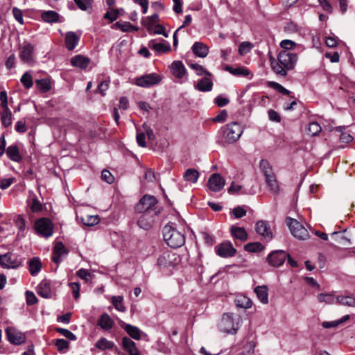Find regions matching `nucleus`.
Segmentation results:
<instances>
[{
    "label": "nucleus",
    "instance_id": "5",
    "mask_svg": "<svg viewBox=\"0 0 355 355\" xmlns=\"http://www.w3.org/2000/svg\"><path fill=\"white\" fill-rule=\"evenodd\" d=\"M233 313L223 314L219 327L222 331L227 334H234L239 328V323L241 320L238 315L234 318Z\"/></svg>",
    "mask_w": 355,
    "mask_h": 355
},
{
    "label": "nucleus",
    "instance_id": "14",
    "mask_svg": "<svg viewBox=\"0 0 355 355\" xmlns=\"http://www.w3.org/2000/svg\"><path fill=\"white\" fill-rule=\"evenodd\" d=\"M223 178L218 173L212 174L207 182V187L211 191H220L225 186Z\"/></svg>",
    "mask_w": 355,
    "mask_h": 355
},
{
    "label": "nucleus",
    "instance_id": "39",
    "mask_svg": "<svg viewBox=\"0 0 355 355\" xmlns=\"http://www.w3.org/2000/svg\"><path fill=\"white\" fill-rule=\"evenodd\" d=\"M42 19L48 23H54L58 21L59 15L53 10L45 11L42 13Z\"/></svg>",
    "mask_w": 355,
    "mask_h": 355
},
{
    "label": "nucleus",
    "instance_id": "58",
    "mask_svg": "<svg viewBox=\"0 0 355 355\" xmlns=\"http://www.w3.org/2000/svg\"><path fill=\"white\" fill-rule=\"evenodd\" d=\"M15 182V178H3L0 180V189H6Z\"/></svg>",
    "mask_w": 355,
    "mask_h": 355
},
{
    "label": "nucleus",
    "instance_id": "4",
    "mask_svg": "<svg viewBox=\"0 0 355 355\" xmlns=\"http://www.w3.org/2000/svg\"><path fill=\"white\" fill-rule=\"evenodd\" d=\"M157 201L153 196H144L135 206V210L138 213H149L157 215L159 211L157 210L156 205Z\"/></svg>",
    "mask_w": 355,
    "mask_h": 355
},
{
    "label": "nucleus",
    "instance_id": "42",
    "mask_svg": "<svg viewBox=\"0 0 355 355\" xmlns=\"http://www.w3.org/2000/svg\"><path fill=\"white\" fill-rule=\"evenodd\" d=\"M117 28H119L123 32H132L138 31L137 27L132 25L128 21H117L114 25Z\"/></svg>",
    "mask_w": 355,
    "mask_h": 355
},
{
    "label": "nucleus",
    "instance_id": "51",
    "mask_svg": "<svg viewBox=\"0 0 355 355\" xmlns=\"http://www.w3.org/2000/svg\"><path fill=\"white\" fill-rule=\"evenodd\" d=\"M321 130V126L317 122H311L309 124L308 132L311 136H315L318 135Z\"/></svg>",
    "mask_w": 355,
    "mask_h": 355
},
{
    "label": "nucleus",
    "instance_id": "28",
    "mask_svg": "<svg viewBox=\"0 0 355 355\" xmlns=\"http://www.w3.org/2000/svg\"><path fill=\"white\" fill-rule=\"evenodd\" d=\"M199 172L195 168H188L183 174V179L189 184H195L199 178Z\"/></svg>",
    "mask_w": 355,
    "mask_h": 355
},
{
    "label": "nucleus",
    "instance_id": "49",
    "mask_svg": "<svg viewBox=\"0 0 355 355\" xmlns=\"http://www.w3.org/2000/svg\"><path fill=\"white\" fill-rule=\"evenodd\" d=\"M20 81L25 88L29 89L33 85V77L29 72H26L21 76Z\"/></svg>",
    "mask_w": 355,
    "mask_h": 355
},
{
    "label": "nucleus",
    "instance_id": "6",
    "mask_svg": "<svg viewBox=\"0 0 355 355\" xmlns=\"http://www.w3.org/2000/svg\"><path fill=\"white\" fill-rule=\"evenodd\" d=\"M19 57L23 63L32 66L35 63L34 45L24 41L19 46Z\"/></svg>",
    "mask_w": 355,
    "mask_h": 355
},
{
    "label": "nucleus",
    "instance_id": "25",
    "mask_svg": "<svg viewBox=\"0 0 355 355\" xmlns=\"http://www.w3.org/2000/svg\"><path fill=\"white\" fill-rule=\"evenodd\" d=\"M148 47L154 51H155L157 53H166L171 51V46L168 43H159L156 42L155 40H150L148 44Z\"/></svg>",
    "mask_w": 355,
    "mask_h": 355
},
{
    "label": "nucleus",
    "instance_id": "17",
    "mask_svg": "<svg viewBox=\"0 0 355 355\" xmlns=\"http://www.w3.org/2000/svg\"><path fill=\"white\" fill-rule=\"evenodd\" d=\"M68 253V250L62 242H57L55 244L52 254V261L55 263H60L61 258L63 256H66Z\"/></svg>",
    "mask_w": 355,
    "mask_h": 355
},
{
    "label": "nucleus",
    "instance_id": "29",
    "mask_svg": "<svg viewBox=\"0 0 355 355\" xmlns=\"http://www.w3.org/2000/svg\"><path fill=\"white\" fill-rule=\"evenodd\" d=\"M113 324L114 321L107 313L102 314L98 320V325L106 331L111 329Z\"/></svg>",
    "mask_w": 355,
    "mask_h": 355
},
{
    "label": "nucleus",
    "instance_id": "54",
    "mask_svg": "<svg viewBox=\"0 0 355 355\" xmlns=\"http://www.w3.org/2000/svg\"><path fill=\"white\" fill-rule=\"evenodd\" d=\"M296 43L290 40H284L280 42V46L283 49L282 51H288L294 49Z\"/></svg>",
    "mask_w": 355,
    "mask_h": 355
},
{
    "label": "nucleus",
    "instance_id": "37",
    "mask_svg": "<svg viewBox=\"0 0 355 355\" xmlns=\"http://www.w3.org/2000/svg\"><path fill=\"white\" fill-rule=\"evenodd\" d=\"M1 120L2 125L8 128L11 125L12 122V112L10 109H3V111L1 112Z\"/></svg>",
    "mask_w": 355,
    "mask_h": 355
},
{
    "label": "nucleus",
    "instance_id": "8",
    "mask_svg": "<svg viewBox=\"0 0 355 355\" xmlns=\"http://www.w3.org/2000/svg\"><path fill=\"white\" fill-rule=\"evenodd\" d=\"M286 223L293 236L299 240H306L309 238V232L297 220L287 217Z\"/></svg>",
    "mask_w": 355,
    "mask_h": 355
},
{
    "label": "nucleus",
    "instance_id": "24",
    "mask_svg": "<svg viewBox=\"0 0 355 355\" xmlns=\"http://www.w3.org/2000/svg\"><path fill=\"white\" fill-rule=\"evenodd\" d=\"M80 40V37L74 32H68L65 36L66 48L72 51L77 46Z\"/></svg>",
    "mask_w": 355,
    "mask_h": 355
},
{
    "label": "nucleus",
    "instance_id": "3",
    "mask_svg": "<svg viewBox=\"0 0 355 355\" xmlns=\"http://www.w3.org/2000/svg\"><path fill=\"white\" fill-rule=\"evenodd\" d=\"M243 132V128L236 122L227 124L220 129L223 139L228 144H233L236 141Z\"/></svg>",
    "mask_w": 355,
    "mask_h": 355
},
{
    "label": "nucleus",
    "instance_id": "26",
    "mask_svg": "<svg viewBox=\"0 0 355 355\" xmlns=\"http://www.w3.org/2000/svg\"><path fill=\"white\" fill-rule=\"evenodd\" d=\"M193 53L198 57L205 58L209 53V48L202 42H196L192 46Z\"/></svg>",
    "mask_w": 355,
    "mask_h": 355
},
{
    "label": "nucleus",
    "instance_id": "45",
    "mask_svg": "<svg viewBox=\"0 0 355 355\" xmlns=\"http://www.w3.org/2000/svg\"><path fill=\"white\" fill-rule=\"evenodd\" d=\"M349 319V315H344L342 318L338 320L331 321V322H323L322 323V325L325 329H329V328H336L339 324H342L343 322H345L347 321Z\"/></svg>",
    "mask_w": 355,
    "mask_h": 355
},
{
    "label": "nucleus",
    "instance_id": "50",
    "mask_svg": "<svg viewBox=\"0 0 355 355\" xmlns=\"http://www.w3.org/2000/svg\"><path fill=\"white\" fill-rule=\"evenodd\" d=\"M268 85L270 88L274 89L275 90L277 91L278 92L284 95H289L291 94V92L289 90L284 88L282 85L279 84L278 83L270 81L268 83Z\"/></svg>",
    "mask_w": 355,
    "mask_h": 355
},
{
    "label": "nucleus",
    "instance_id": "44",
    "mask_svg": "<svg viewBox=\"0 0 355 355\" xmlns=\"http://www.w3.org/2000/svg\"><path fill=\"white\" fill-rule=\"evenodd\" d=\"M317 299L318 302L326 304H334L336 302V297L332 293H320L317 295Z\"/></svg>",
    "mask_w": 355,
    "mask_h": 355
},
{
    "label": "nucleus",
    "instance_id": "38",
    "mask_svg": "<svg viewBox=\"0 0 355 355\" xmlns=\"http://www.w3.org/2000/svg\"><path fill=\"white\" fill-rule=\"evenodd\" d=\"M213 83L208 78L201 79L196 85V88L201 92H209L212 89Z\"/></svg>",
    "mask_w": 355,
    "mask_h": 355
},
{
    "label": "nucleus",
    "instance_id": "36",
    "mask_svg": "<svg viewBox=\"0 0 355 355\" xmlns=\"http://www.w3.org/2000/svg\"><path fill=\"white\" fill-rule=\"evenodd\" d=\"M35 84L37 89L42 93L48 92L51 88V80L49 78L36 80Z\"/></svg>",
    "mask_w": 355,
    "mask_h": 355
},
{
    "label": "nucleus",
    "instance_id": "18",
    "mask_svg": "<svg viewBox=\"0 0 355 355\" xmlns=\"http://www.w3.org/2000/svg\"><path fill=\"white\" fill-rule=\"evenodd\" d=\"M37 293L39 295L44 298H51L53 295V291L51 288L49 281L46 279L42 280L37 286Z\"/></svg>",
    "mask_w": 355,
    "mask_h": 355
},
{
    "label": "nucleus",
    "instance_id": "15",
    "mask_svg": "<svg viewBox=\"0 0 355 355\" xmlns=\"http://www.w3.org/2000/svg\"><path fill=\"white\" fill-rule=\"evenodd\" d=\"M287 257L288 254L285 251L277 250L271 252L268 256V261L272 266L279 267L284 263Z\"/></svg>",
    "mask_w": 355,
    "mask_h": 355
},
{
    "label": "nucleus",
    "instance_id": "60",
    "mask_svg": "<svg viewBox=\"0 0 355 355\" xmlns=\"http://www.w3.org/2000/svg\"><path fill=\"white\" fill-rule=\"evenodd\" d=\"M101 178L105 182H107L108 184L113 183L114 180V178L112 175V174L108 170L106 169L102 171Z\"/></svg>",
    "mask_w": 355,
    "mask_h": 355
},
{
    "label": "nucleus",
    "instance_id": "7",
    "mask_svg": "<svg viewBox=\"0 0 355 355\" xmlns=\"http://www.w3.org/2000/svg\"><path fill=\"white\" fill-rule=\"evenodd\" d=\"M37 234L42 237L49 238L53 235V224L51 220L46 218L37 219L34 225Z\"/></svg>",
    "mask_w": 355,
    "mask_h": 355
},
{
    "label": "nucleus",
    "instance_id": "55",
    "mask_svg": "<svg viewBox=\"0 0 355 355\" xmlns=\"http://www.w3.org/2000/svg\"><path fill=\"white\" fill-rule=\"evenodd\" d=\"M56 331L71 340L76 339V336L69 330L63 328H57Z\"/></svg>",
    "mask_w": 355,
    "mask_h": 355
},
{
    "label": "nucleus",
    "instance_id": "52",
    "mask_svg": "<svg viewBox=\"0 0 355 355\" xmlns=\"http://www.w3.org/2000/svg\"><path fill=\"white\" fill-rule=\"evenodd\" d=\"M189 66L192 69H193L196 72L197 75L198 76L206 75L208 76H211V73H209L202 66L197 63L191 64Z\"/></svg>",
    "mask_w": 355,
    "mask_h": 355
},
{
    "label": "nucleus",
    "instance_id": "9",
    "mask_svg": "<svg viewBox=\"0 0 355 355\" xmlns=\"http://www.w3.org/2000/svg\"><path fill=\"white\" fill-rule=\"evenodd\" d=\"M24 259L19 256L8 252L0 255V266L6 269H17L22 266Z\"/></svg>",
    "mask_w": 355,
    "mask_h": 355
},
{
    "label": "nucleus",
    "instance_id": "13",
    "mask_svg": "<svg viewBox=\"0 0 355 355\" xmlns=\"http://www.w3.org/2000/svg\"><path fill=\"white\" fill-rule=\"evenodd\" d=\"M256 232L263 239L269 241L273 238L272 232L268 223L265 220H259L256 223Z\"/></svg>",
    "mask_w": 355,
    "mask_h": 355
},
{
    "label": "nucleus",
    "instance_id": "32",
    "mask_svg": "<svg viewBox=\"0 0 355 355\" xmlns=\"http://www.w3.org/2000/svg\"><path fill=\"white\" fill-rule=\"evenodd\" d=\"M232 236L241 241L248 239V234L243 227L232 226L230 230Z\"/></svg>",
    "mask_w": 355,
    "mask_h": 355
},
{
    "label": "nucleus",
    "instance_id": "47",
    "mask_svg": "<svg viewBox=\"0 0 355 355\" xmlns=\"http://www.w3.org/2000/svg\"><path fill=\"white\" fill-rule=\"evenodd\" d=\"M123 297L122 296H113L112 297V303L114 308L121 312H125L126 309L123 303Z\"/></svg>",
    "mask_w": 355,
    "mask_h": 355
},
{
    "label": "nucleus",
    "instance_id": "20",
    "mask_svg": "<svg viewBox=\"0 0 355 355\" xmlns=\"http://www.w3.org/2000/svg\"><path fill=\"white\" fill-rule=\"evenodd\" d=\"M169 68L171 73L178 79L182 78L187 72L183 63L180 60L173 61Z\"/></svg>",
    "mask_w": 355,
    "mask_h": 355
},
{
    "label": "nucleus",
    "instance_id": "62",
    "mask_svg": "<svg viewBox=\"0 0 355 355\" xmlns=\"http://www.w3.org/2000/svg\"><path fill=\"white\" fill-rule=\"evenodd\" d=\"M110 80H105L101 81L97 88V91L103 96L105 95V92L107 90L109 87Z\"/></svg>",
    "mask_w": 355,
    "mask_h": 355
},
{
    "label": "nucleus",
    "instance_id": "63",
    "mask_svg": "<svg viewBox=\"0 0 355 355\" xmlns=\"http://www.w3.org/2000/svg\"><path fill=\"white\" fill-rule=\"evenodd\" d=\"M246 210L242 207H236L233 211L232 214L236 218H241L246 215Z\"/></svg>",
    "mask_w": 355,
    "mask_h": 355
},
{
    "label": "nucleus",
    "instance_id": "16",
    "mask_svg": "<svg viewBox=\"0 0 355 355\" xmlns=\"http://www.w3.org/2000/svg\"><path fill=\"white\" fill-rule=\"evenodd\" d=\"M8 340L12 344L20 345L25 341V335L13 327H8L6 329Z\"/></svg>",
    "mask_w": 355,
    "mask_h": 355
},
{
    "label": "nucleus",
    "instance_id": "41",
    "mask_svg": "<svg viewBox=\"0 0 355 355\" xmlns=\"http://www.w3.org/2000/svg\"><path fill=\"white\" fill-rule=\"evenodd\" d=\"M259 167H260L261 171L263 173V175L265 176V178L275 174L271 166L270 165L268 161L266 159H261L260 161Z\"/></svg>",
    "mask_w": 355,
    "mask_h": 355
},
{
    "label": "nucleus",
    "instance_id": "46",
    "mask_svg": "<svg viewBox=\"0 0 355 355\" xmlns=\"http://www.w3.org/2000/svg\"><path fill=\"white\" fill-rule=\"evenodd\" d=\"M100 219L97 215H86L81 217L82 223L87 226H93L98 223Z\"/></svg>",
    "mask_w": 355,
    "mask_h": 355
},
{
    "label": "nucleus",
    "instance_id": "22",
    "mask_svg": "<svg viewBox=\"0 0 355 355\" xmlns=\"http://www.w3.org/2000/svg\"><path fill=\"white\" fill-rule=\"evenodd\" d=\"M122 346L129 355H141L135 343L128 337L125 336L122 338Z\"/></svg>",
    "mask_w": 355,
    "mask_h": 355
},
{
    "label": "nucleus",
    "instance_id": "33",
    "mask_svg": "<svg viewBox=\"0 0 355 355\" xmlns=\"http://www.w3.org/2000/svg\"><path fill=\"white\" fill-rule=\"evenodd\" d=\"M265 181L267 184V187L269 189V190L271 192H272L274 193H279V186L278 182L276 179V176L275 174L266 178Z\"/></svg>",
    "mask_w": 355,
    "mask_h": 355
},
{
    "label": "nucleus",
    "instance_id": "59",
    "mask_svg": "<svg viewBox=\"0 0 355 355\" xmlns=\"http://www.w3.org/2000/svg\"><path fill=\"white\" fill-rule=\"evenodd\" d=\"M119 15V11L116 9H110L105 14L104 17L109 19L111 22L116 20Z\"/></svg>",
    "mask_w": 355,
    "mask_h": 355
},
{
    "label": "nucleus",
    "instance_id": "1",
    "mask_svg": "<svg viewBox=\"0 0 355 355\" xmlns=\"http://www.w3.org/2000/svg\"><path fill=\"white\" fill-rule=\"evenodd\" d=\"M298 56L296 53L288 51H281L276 60L273 58H270V66L274 73L284 77L287 72L294 69Z\"/></svg>",
    "mask_w": 355,
    "mask_h": 355
},
{
    "label": "nucleus",
    "instance_id": "53",
    "mask_svg": "<svg viewBox=\"0 0 355 355\" xmlns=\"http://www.w3.org/2000/svg\"><path fill=\"white\" fill-rule=\"evenodd\" d=\"M14 223L16 227L18 228L19 232H24L26 228V221L21 216H17L14 219Z\"/></svg>",
    "mask_w": 355,
    "mask_h": 355
},
{
    "label": "nucleus",
    "instance_id": "19",
    "mask_svg": "<svg viewBox=\"0 0 355 355\" xmlns=\"http://www.w3.org/2000/svg\"><path fill=\"white\" fill-rule=\"evenodd\" d=\"M119 325L133 339L139 340L141 339V331L137 327L119 321Z\"/></svg>",
    "mask_w": 355,
    "mask_h": 355
},
{
    "label": "nucleus",
    "instance_id": "30",
    "mask_svg": "<svg viewBox=\"0 0 355 355\" xmlns=\"http://www.w3.org/2000/svg\"><path fill=\"white\" fill-rule=\"evenodd\" d=\"M225 69L232 73L234 76H243L246 77L251 75L250 71L245 67H239L233 68L230 66H226Z\"/></svg>",
    "mask_w": 355,
    "mask_h": 355
},
{
    "label": "nucleus",
    "instance_id": "61",
    "mask_svg": "<svg viewBox=\"0 0 355 355\" xmlns=\"http://www.w3.org/2000/svg\"><path fill=\"white\" fill-rule=\"evenodd\" d=\"M55 345H56L58 351H62L69 347V342L64 339H56L55 340Z\"/></svg>",
    "mask_w": 355,
    "mask_h": 355
},
{
    "label": "nucleus",
    "instance_id": "23",
    "mask_svg": "<svg viewBox=\"0 0 355 355\" xmlns=\"http://www.w3.org/2000/svg\"><path fill=\"white\" fill-rule=\"evenodd\" d=\"M6 153L8 158L13 162H20L22 160L23 156L21 155L19 148L16 144L9 146Z\"/></svg>",
    "mask_w": 355,
    "mask_h": 355
},
{
    "label": "nucleus",
    "instance_id": "35",
    "mask_svg": "<svg viewBox=\"0 0 355 355\" xmlns=\"http://www.w3.org/2000/svg\"><path fill=\"white\" fill-rule=\"evenodd\" d=\"M95 347L103 351L106 349H112L115 347L114 342L107 340L105 338H101L95 344Z\"/></svg>",
    "mask_w": 355,
    "mask_h": 355
},
{
    "label": "nucleus",
    "instance_id": "48",
    "mask_svg": "<svg viewBox=\"0 0 355 355\" xmlns=\"http://www.w3.org/2000/svg\"><path fill=\"white\" fill-rule=\"evenodd\" d=\"M244 249L250 252H258L263 249V246L259 242L248 243L245 245Z\"/></svg>",
    "mask_w": 355,
    "mask_h": 355
},
{
    "label": "nucleus",
    "instance_id": "43",
    "mask_svg": "<svg viewBox=\"0 0 355 355\" xmlns=\"http://www.w3.org/2000/svg\"><path fill=\"white\" fill-rule=\"evenodd\" d=\"M336 303H339L343 306H355V298L352 296H338Z\"/></svg>",
    "mask_w": 355,
    "mask_h": 355
},
{
    "label": "nucleus",
    "instance_id": "12",
    "mask_svg": "<svg viewBox=\"0 0 355 355\" xmlns=\"http://www.w3.org/2000/svg\"><path fill=\"white\" fill-rule=\"evenodd\" d=\"M161 80L162 78L158 74L152 73L137 78L136 84L139 87H149L158 84Z\"/></svg>",
    "mask_w": 355,
    "mask_h": 355
},
{
    "label": "nucleus",
    "instance_id": "21",
    "mask_svg": "<svg viewBox=\"0 0 355 355\" xmlns=\"http://www.w3.org/2000/svg\"><path fill=\"white\" fill-rule=\"evenodd\" d=\"M137 221L138 225L144 230H149L154 223L155 215L149 213H141Z\"/></svg>",
    "mask_w": 355,
    "mask_h": 355
},
{
    "label": "nucleus",
    "instance_id": "64",
    "mask_svg": "<svg viewBox=\"0 0 355 355\" xmlns=\"http://www.w3.org/2000/svg\"><path fill=\"white\" fill-rule=\"evenodd\" d=\"M76 275L82 279L85 280L86 282L89 281V277L91 276L90 272L85 269L81 268L77 271Z\"/></svg>",
    "mask_w": 355,
    "mask_h": 355
},
{
    "label": "nucleus",
    "instance_id": "2",
    "mask_svg": "<svg viewBox=\"0 0 355 355\" xmlns=\"http://www.w3.org/2000/svg\"><path fill=\"white\" fill-rule=\"evenodd\" d=\"M162 232L164 241L171 248H178L184 245L185 242L184 235L171 225H165L163 227Z\"/></svg>",
    "mask_w": 355,
    "mask_h": 355
},
{
    "label": "nucleus",
    "instance_id": "40",
    "mask_svg": "<svg viewBox=\"0 0 355 355\" xmlns=\"http://www.w3.org/2000/svg\"><path fill=\"white\" fill-rule=\"evenodd\" d=\"M42 268V263L38 258H33L29 261V270L32 275H37Z\"/></svg>",
    "mask_w": 355,
    "mask_h": 355
},
{
    "label": "nucleus",
    "instance_id": "10",
    "mask_svg": "<svg viewBox=\"0 0 355 355\" xmlns=\"http://www.w3.org/2000/svg\"><path fill=\"white\" fill-rule=\"evenodd\" d=\"M178 261L179 258L177 254L171 251L163 252L157 259V264L163 268L173 266Z\"/></svg>",
    "mask_w": 355,
    "mask_h": 355
},
{
    "label": "nucleus",
    "instance_id": "56",
    "mask_svg": "<svg viewBox=\"0 0 355 355\" xmlns=\"http://www.w3.org/2000/svg\"><path fill=\"white\" fill-rule=\"evenodd\" d=\"M336 130H340L341 132L340 135V139L342 142L348 144L353 140V137L348 132H343L341 130V127L337 128Z\"/></svg>",
    "mask_w": 355,
    "mask_h": 355
},
{
    "label": "nucleus",
    "instance_id": "34",
    "mask_svg": "<svg viewBox=\"0 0 355 355\" xmlns=\"http://www.w3.org/2000/svg\"><path fill=\"white\" fill-rule=\"evenodd\" d=\"M235 303L238 307L243 309H250L252 306V302L250 298L245 295H240L236 296L235 299Z\"/></svg>",
    "mask_w": 355,
    "mask_h": 355
},
{
    "label": "nucleus",
    "instance_id": "27",
    "mask_svg": "<svg viewBox=\"0 0 355 355\" xmlns=\"http://www.w3.org/2000/svg\"><path fill=\"white\" fill-rule=\"evenodd\" d=\"M254 291L261 303H268V289L266 286H258L254 288Z\"/></svg>",
    "mask_w": 355,
    "mask_h": 355
},
{
    "label": "nucleus",
    "instance_id": "57",
    "mask_svg": "<svg viewBox=\"0 0 355 355\" xmlns=\"http://www.w3.org/2000/svg\"><path fill=\"white\" fill-rule=\"evenodd\" d=\"M252 49V44L248 42H242L239 46V53L241 55L247 54Z\"/></svg>",
    "mask_w": 355,
    "mask_h": 355
},
{
    "label": "nucleus",
    "instance_id": "11",
    "mask_svg": "<svg viewBox=\"0 0 355 355\" xmlns=\"http://www.w3.org/2000/svg\"><path fill=\"white\" fill-rule=\"evenodd\" d=\"M216 254L223 258L232 257L236 253L230 241H224L215 247Z\"/></svg>",
    "mask_w": 355,
    "mask_h": 355
},
{
    "label": "nucleus",
    "instance_id": "31",
    "mask_svg": "<svg viewBox=\"0 0 355 355\" xmlns=\"http://www.w3.org/2000/svg\"><path fill=\"white\" fill-rule=\"evenodd\" d=\"M71 64L73 67H77L80 69H86L89 64V60L81 55H78L71 59Z\"/></svg>",
    "mask_w": 355,
    "mask_h": 355
}]
</instances>
